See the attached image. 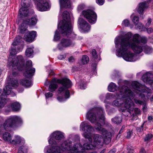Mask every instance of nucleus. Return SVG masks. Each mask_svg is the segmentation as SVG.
<instances>
[{"label":"nucleus","mask_w":153,"mask_h":153,"mask_svg":"<svg viewBox=\"0 0 153 153\" xmlns=\"http://www.w3.org/2000/svg\"><path fill=\"white\" fill-rule=\"evenodd\" d=\"M132 36L131 33H128L120 38L119 37H116L114 41L115 47L117 48V56L122 57L127 61L134 62L136 60L135 55L128 51L130 48L135 53H140L143 51L144 47V46L140 45V43L145 44L147 42L146 37H141L138 34L133 35L131 42L130 39Z\"/></svg>","instance_id":"1"},{"label":"nucleus","mask_w":153,"mask_h":153,"mask_svg":"<svg viewBox=\"0 0 153 153\" xmlns=\"http://www.w3.org/2000/svg\"><path fill=\"white\" fill-rule=\"evenodd\" d=\"M134 96L133 92L126 86H122L115 96L117 100L112 102L113 106L120 107L124 104L125 109L122 111L125 116H128L134 109V103L131 101Z\"/></svg>","instance_id":"2"},{"label":"nucleus","mask_w":153,"mask_h":153,"mask_svg":"<svg viewBox=\"0 0 153 153\" xmlns=\"http://www.w3.org/2000/svg\"><path fill=\"white\" fill-rule=\"evenodd\" d=\"M105 112L101 107H97L90 109L86 114V117L92 123H95L94 126L96 130L100 131L102 134L105 139L111 140V133L102 128L100 123V120L104 122L105 119Z\"/></svg>","instance_id":"3"},{"label":"nucleus","mask_w":153,"mask_h":153,"mask_svg":"<svg viewBox=\"0 0 153 153\" xmlns=\"http://www.w3.org/2000/svg\"><path fill=\"white\" fill-rule=\"evenodd\" d=\"M9 65L12 67H16L19 71L24 70V76L27 78H30L34 75L35 72V68L32 67V62L28 60L26 62V65H24V59L22 56H18L16 58H13L10 62H9Z\"/></svg>","instance_id":"4"},{"label":"nucleus","mask_w":153,"mask_h":153,"mask_svg":"<svg viewBox=\"0 0 153 153\" xmlns=\"http://www.w3.org/2000/svg\"><path fill=\"white\" fill-rule=\"evenodd\" d=\"M80 130L84 131L82 134V136L88 140L89 142L84 143L83 147L81 144L79 143H76L73 145L72 143V146H74L75 145L79 144L80 145V147L81 148V151L82 153H83L84 149L91 150L94 149L95 146L94 144H92V137L93 134L91 133L93 130V128L91 125H88L85 122L82 123L80 126Z\"/></svg>","instance_id":"5"},{"label":"nucleus","mask_w":153,"mask_h":153,"mask_svg":"<svg viewBox=\"0 0 153 153\" xmlns=\"http://www.w3.org/2000/svg\"><path fill=\"white\" fill-rule=\"evenodd\" d=\"M50 139L48 140L49 143L51 145L45 146L44 149L45 153H61V150L59 146L57 145V143L56 140L58 142L64 137L63 133L59 131L53 132L50 136Z\"/></svg>","instance_id":"6"},{"label":"nucleus","mask_w":153,"mask_h":153,"mask_svg":"<svg viewBox=\"0 0 153 153\" xmlns=\"http://www.w3.org/2000/svg\"><path fill=\"white\" fill-rule=\"evenodd\" d=\"M63 20L59 24V30L60 33L63 35L70 38H74L75 34L72 32V26L71 24L70 14L67 11H65L63 13Z\"/></svg>","instance_id":"7"},{"label":"nucleus","mask_w":153,"mask_h":153,"mask_svg":"<svg viewBox=\"0 0 153 153\" xmlns=\"http://www.w3.org/2000/svg\"><path fill=\"white\" fill-rule=\"evenodd\" d=\"M22 119L16 115L10 116L4 123L3 126V128H0V134H2L4 130L16 127L19 125L22 124Z\"/></svg>","instance_id":"8"},{"label":"nucleus","mask_w":153,"mask_h":153,"mask_svg":"<svg viewBox=\"0 0 153 153\" xmlns=\"http://www.w3.org/2000/svg\"><path fill=\"white\" fill-rule=\"evenodd\" d=\"M56 82L62 85L58 89V94L59 95H64L65 99L68 98L70 97V94L68 89L70 88L72 85L71 81L68 79L63 78L62 79H57Z\"/></svg>","instance_id":"9"},{"label":"nucleus","mask_w":153,"mask_h":153,"mask_svg":"<svg viewBox=\"0 0 153 153\" xmlns=\"http://www.w3.org/2000/svg\"><path fill=\"white\" fill-rule=\"evenodd\" d=\"M72 141L69 140L64 141L61 145L62 150L66 153H82L81 148L79 144L72 146Z\"/></svg>","instance_id":"10"},{"label":"nucleus","mask_w":153,"mask_h":153,"mask_svg":"<svg viewBox=\"0 0 153 153\" xmlns=\"http://www.w3.org/2000/svg\"><path fill=\"white\" fill-rule=\"evenodd\" d=\"M10 95L13 97L15 95V94L11 90L8 86H5L3 89L2 93L0 96V108H3L6 103V98L7 95Z\"/></svg>","instance_id":"11"},{"label":"nucleus","mask_w":153,"mask_h":153,"mask_svg":"<svg viewBox=\"0 0 153 153\" xmlns=\"http://www.w3.org/2000/svg\"><path fill=\"white\" fill-rule=\"evenodd\" d=\"M82 14L88 22L93 24L95 23L97 20V15L93 11L88 10L82 11Z\"/></svg>","instance_id":"12"},{"label":"nucleus","mask_w":153,"mask_h":153,"mask_svg":"<svg viewBox=\"0 0 153 153\" xmlns=\"http://www.w3.org/2000/svg\"><path fill=\"white\" fill-rule=\"evenodd\" d=\"M37 3V8L40 11H45L50 8L49 0H34Z\"/></svg>","instance_id":"13"},{"label":"nucleus","mask_w":153,"mask_h":153,"mask_svg":"<svg viewBox=\"0 0 153 153\" xmlns=\"http://www.w3.org/2000/svg\"><path fill=\"white\" fill-rule=\"evenodd\" d=\"M75 43L69 39H62L58 45V48L59 50H62L64 48H67L74 46Z\"/></svg>","instance_id":"14"},{"label":"nucleus","mask_w":153,"mask_h":153,"mask_svg":"<svg viewBox=\"0 0 153 153\" xmlns=\"http://www.w3.org/2000/svg\"><path fill=\"white\" fill-rule=\"evenodd\" d=\"M17 75V73L16 72H13L12 74H10L8 77H7V80L8 81V85L6 86H9L12 89L11 86L13 87H15L18 85V81L13 78Z\"/></svg>","instance_id":"15"},{"label":"nucleus","mask_w":153,"mask_h":153,"mask_svg":"<svg viewBox=\"0 0 153 153\" xmlns=\"http://www.w3.org/2000/svg\"><path fill=\"white\" fill-rule=\"evenodd\" d=\"M21 5L22 7L19 10V13L21 16H26L29 12V10L27 9V8L29 7L30 5L29 3H27L26 0L25 1H23L21 0Z\"/></svg>","instance_id":"16"},{"label":"nucleus","mask_w":153,"mask_h":153,"mask_svg":"<svg viewBox=\"0 0 153 153\" xmlns=\"http://www.w3.org/2000/svg\"><path fill=\"white\" fill-rule=\"evenodd\" d=\"M78 23L79 25L80 28L84 31L88 32L90 30L91 26L83 19L81 18H79Z\"/></svg>","instance_id":"17"},{"label":"nucleus","mask_w":153,"mask_h":153,"mask_svg":"<svg viewBox=\"0 0 153 153\" xmlns=\"http://www.w3.org/2000/svg\"><path fill=\"white\" fill-rule=\"evenodd\" d=\"M93 137L94 141V145L97 147L99 148L102 147L103 145V140L102 136L98 134H93Z\"/></svg>","instance_id":"18"},{"label":"nucleus","mask_w":153,"mask_h":153,"mask_svg":"<svg viewBox=\"0 0 153 153\" xmlns=\"http://www.w3.org/2000/svg\"><path fill=\"white\" fill-rule=\"evenodd\" d=\"M133 88L141 92L146 93L148 92V88L143 86L140 83L136 81L133 82L131 84Z\"/></svg>","instance_id":"19"},{"label":"nucleus","mask_w":153,"mask_h":153,"mask_svg":"<svg viewBox=\"0 0 153 153\" xmlns=\"http://www.w3.org/2000/svg\"><path fill=\"white\" fill-rule=\"evenodd\" d=\"M152 75L149 73H147L143 75L142 77L143 81L147 84H149L153 89V80L150 79Z\"/></svg>","instance_id":"20"},{"label":"nucleus","mask_w":153,"mask_h":153,"mask_svg":"<svg viewBox=\"0 0 153 153\" xmlns=\"http://www.w3.org/2000/svg\"><path fill=\"white\" fill-rule=\"evenodd\" d=\"M36 33L35 31H28L25 34L24 39L27 42H31L36 37Z\"/></svg>","instance_id":"21"},{"label":"nucleus","mask_w":153,"mask_h":153,"mask_svg":"<svg viewBox=\"0 0 153 153\" xmlns=\"http://www.w3.org/2000/svg\"><path fill=\"white\" fill-rule=\"evenodd\" d=\"M7 107L8 108H11L12 110L14 111H19L20 109L21 106L20 104L18 102L12 103L10 105H7ZM10 108L7 110L8 111H10Z\"/></svg>","instance_id":"22"},{"label":"nucleus","mask_w":153,"mask_h":153,"mask_svg":"<svg viewBox=\"0 0 153 153\" xmlns=\"http://www.w3.org/2000/svg\"><path fill=\"white\" fill-rule=\"evenodd\" d=\"M60 8L64 7L69 8L71 7V0H59Z\"/></svg>","instance_id":"23"},{"label":"nucleus","mask_w":153,"mask_h":153,"mask_svg":"<svg viewBox=\"0 0 153 153\" xmlns=\"http://www.w3.org/2000/svg\"><path fill=\"white\" fill-rule=\"evenodd\" d=\"M57 79H54L51 82L50 85L49 87V91L50 92H54L57 88L58 86L56 83H58L56 82Z\"/></svg>","instance_id":"24"},{"label":"nucleus","mask_w":153,"mask_h":153,"mask_svg":"<svg viewBox=\"0 0 153 153\" xmlns=\"http://www.w3.org/2000/svg\"><path fill=\"white\" fill-rule=\"evenodd\" d=\"M22 142L23 143H25V141L23 138L19 136L16 135L15 136V138L10 141V143L12 144L16 145L19 144Z\"/></svg>","instance_id":"25"},{"label":"nucleus","mask_w":153,"mask_h":153,"mask_svg":"<svg viewBox=\"0 0 153 153\" xmlns=\"http://www.w3.org/2000/svg\"><path fill=\"white\" fill-rule=\"evenodd\" d=\"M20 85L25 88H29L32 85L31 80L26 79L20 80Z\"/></svg>","instance_id":"26"},{"label":"nucleus","mask_w":153,"mask_h":153,"mask_svg":"<svg viewBox=\"0 0 153 153\" xmlns=\"http://www.w3.org/2000/svg\"><path fill=\"white\" fill-rule=\"evenodd\" d=\"M148 7L146 1L140 3L138 5V8L137 9V11L140 14H142L144 10L146 8Z\"/></svg>","instance_id":"27"},{"label":"nucleus","mask_w":153,"mask_h":153,"mask_svg":"<svg viewBox=\"0 0 153 153\" xmlns=\"http://www.w3.org/2000/svg\"><path fill=\"white\" fill-rule=\"evenodd\" d=\"M25 21V23L29 25H35L37 22V19L35 17H32L30 19L24 20Z\"/></svg>","instance_id":"28"},{"label":"nucleus","mask_w":153,"mask_h":153,"mask_svg":"<svg viewBox=\"0 0 153 153\" xmlns=\"http://www.w3.org/2000/svg\"><path fill=\"white\" fill-rule=\"evenodd\" d=\"M140 114V109L137 108H134V109L132 111H131V113H130L128 116H126L130 117V116H132L133 117L135 115H139ZM132 119L133 120V117L132 118Z\"/></svg>","instance_id":"29"},{"label":"nucleus","mask_w":153,"mask_h":153,"mask_svg":"<svg viewBox=\"0 0 153 153\" xmlns=\"http://www.w3.org/2000/svg\"><path fill=\"white\" fill-rule=\"evenodd\" d=\"M112 123L117 125L120 124L122 121V118L121 117L116 116L111 119Z\"/></svg>","instance_id":"30"},{"label":"nucleus","mask_w":153,"mask_h":153,"mask_svg":"<svg viewBox=\"0 0 153 153\" xmlns=\"http://www.w3.org/2000/svg\"><path fill=\"white\" fill-rule=\"evenodd\" d=\"M117 89V87L115 84L112 82H111L108 87V89L110 92H114Z\"/></svg>","instance_id":"31"},{"label":"nucleus","mask_w":153,"mask_h":153,"mask_svg":"<svg viewBox=\"0 0 153 153\" xmlns=\"http://www.w3.org/2000/svg\"><path fill=\"white\" fill-rule=\"evenodd\" d=\"M4 140L6 142H9L11 141V134L8 132H6L3 135Z\"/></svg>","instance_id":"32"},{"label":"nucleus","mask_w":153,"mask_h":153,"mask_svg":"<svg viewBox=\"0 0 153 153\" xmlns=\"http://www.w3.org/2000/svg\"><path fill=\"white\" fill-rule=\"evenodd\" d=\"M33 47L27 48L25 51V55L27 57H29L32 56L33 53Z\"/></svg>","instance_id":"33"},{"label":"nucleus","mask_w":153,"mask_h":153,"mask_svg":"<svg viewBox=\"0 0 153 153\" xmlns=\"http://www.w3.org/2000/svg\"><path fill=\"white\" fill-rule=\"evenodd\" d=\"M25 21H23V22L21 24L19 27V32L21 33H24L27 29V27L26 26Z\"/></svg>","instance_id":"34"},{"label":"nucleus","mask_w":153,"mask_h":153,"mask_svg":"<svg viewBox=\"0 0 153 153\" xmlns=\"http://www.w3.org/2000/svg\"><path fill=\"white\" fill-rule=\"evenodd\" d=\"M27 147L25 145H23L19 147L18 153H27Z\"/></svg>","instance_id":"35"},{"label":"nucleus","mask_w":153,"mask_h":153,"mask_svg":"<svg viewBox=\"0 0 153 153\" xmlns=\"http://www.w3.org/2000/svg\"><path fill=\"white\" fill-rule=\"evenodd\" d=\"M144 52L146 54H150L152 51V48L150 47L147 45L144 46L143 47Z\"/></svg>","instance_id":"36"},{"label":"nucleus","mask_w":153,"mask_h":153,"mask_svg":"<svg viewBox=\"0 0 153 153\" xmlns=\"http://www.w3.org/2000/svg\"><path fill=\"white\" fill-rule=\"evenodd\" d=\"M81 61L82 63L84 64H87L89 61L88 57L86 55H83L81 59Z\"/></svg>","instance_id":"37"},{"label":"nucleus","mask_w":153,"mask_h":153,"mask_svg":"<svg viewBox=\"0 0 153 153\" xmlns=\"http://www.w3.org/2000/svg\"><path fill=\"white\" fill-rule=\"evenodd\" d=\"M60 39V34L58 30H56L55 32L54 36V40L56 41L59 40Z\"/></svg>","instance_id":"38"},{"label":"nucleus","mask_w":153,"mask_h":153,"mask_svg":"<svg viewBox=\"0 0 153 153\" xmlns=\"http://www.w3.org/2000/svg\"><path fill=\"white\" fill-rule=\"evenodd\" d=\"M21 37L20 36H18L15 38V41H14L12 43V45L15 46H16L19 42H20V40L21 39Z\"/></svg>","instance_id":"39"},{"label":"nucleus","mask_w":153,"mask_h":153,"mask_svg":"<svg viewBox=\"0 0 153 153\" xmlns=\"http://www.w3.org/2000/svg\"><path fill=\"white\" fill-rule=\"evenodd\" d=\"M85 5L84 4H79L77 7V10L78 12H80L85 8Z\"/></svg>","instance_id":"40"},{"label":"nucleus","mask_w":153,"mask_h":153,"mask_svg":"<svg viewBox=\"0 0 153 153\" xmlns=\"http://www.w3.org/2000/svg\"><path fill=\"white\" fill-rule=\"evenodd\" d=\"M122 25L123 26L126 27L130 25L129 20L127 19L124 20L123 21Z\"/></svg>","instance_id":"41"},{"label":"nucleus","mask_w":153,"mask_h":153,"mask_svg":"<svg viewBox=\"0 0 153 153\" xmlns=\"http://www.w3.org/2000/svg\"><path fill=\"white\" fill-rule=\"evenodd\" d=\"M153 135L152 134H147L144 138V141H148L152 138Z\"/></svg>","instance_id":"42"},{"label":"nucleus","mask_w":153,"mask_h":153,"mask_svg":"<svg viewBox=\"0 0 153 153\" xmlns=\"http://www.w3.org/2000/svg\"><path fill=\"white\" fill-rule=\"evenodd\" d=\"M17 51H16L15 48H11V49L10 50V55L11 56L14 55L17 53Z\"/></svg>","instance_id":"43"},{"label":"nucleus","mask_w":153,"mask_h":153,"mask_svg":"<svg viewBox=\"0 0 153 153\" xmlns=\"http://www.w3.org/2000/svg\"><path fill=\"white\" fill-rule=\"evenodd\" d=\"M134 100L136 104H139L140 105H142L143 103V102L141 100H139L137 98H134Z\"/></svg>","instance_id":"44"},{"label":"nucleus","mask_w":153,"mask_h":153,"mask_svg":"<svg viewBox=\"0 0 153 153\" xmlns=\"http://www.w3.org/2000/svg\"><path fill=\"white\" fill-rule=\"evenodd\" d=\"M91 53L93 57L95 59H97L98 56L95 49H93L92 50Z\"/></svg>","instance_id":"45"},{"label":"nucleus","mask_w":153,"mask_h":153,"mask_svg":"<svg viewBox=\"0 0 153 153\" xmlns=\"http://www.w3.org/2000/svg\"><path fill=\"white\" fill-rule=\"evenodd\" d=\"M139 19V18L138 16H135L132 19V21L135 24L138 23V22Z\"/></svg>","instance_id":"46"},{"label":"nucleus","mask_w":153,"mask_h":153,"mask_svg":"<svg viewBox=\"0 0 153 153\" xmlns=\"http://www.w3.org/2000/svg\"><path fill=\"white\" fill-rule=\"evenodd\" d=\"M144 123H143L140 127H137L136 128V130L138 132H142L143 130V127Z\"/></svg>","instance_id":"47"},{"label":"nucleus","mask_w":153,"mask_h":153,"mask_svg":"<svg viewBox=\"0 0 153 153\" xmlns=\"http://www.w3.org/2000/svg\"><path fill=\"white\" fill-rule=\"evenodd\" d=\"M136 28L137 29H140L142 27V25L140 23H138L135 24Z\"/></svg>","instance_id":"48"},{"label":"nucleus","mask_w":153,"mask_h":153,"mask_svg":"<svg viewBox=\"0 0 153 153\" xmlns=\"http://www.w3.org/2000/svg\"><path fill=\"white\" fill-rule=\"evenodd\" d=\"M45 96L46 98H48L51 97L53 96V94L51 92H49L45 94Z\"/></svg>","instance_id":"49"},{"label":"nucleus","mask_w":153,"mask_h":153,"mask_svg":"<svg viewBox=\"0 0 153 153\" xmlns=\"http://www.w3.org/2000/svg\"><path fill=\"white\" fill-rule=\"evenodd\" d=\"M133 132L131 131H129L127 132V135L126 136V138L127 139H129L131 137V135L132 134Z\"/></svg>","instance_id":"50"},{"label":"nucleus","mask_w":153,"mask_h":153,"mask_svg":"<svg viewBox=\"0 0 153 153\" xmlns=\"http://www.w3.org/2000/svg\"><path fill=\"white\" fill-rule=\"evenodd\" d=\"M104 1V0H96V2L100 5H102L103 4Z\"/></svg>","instance_id":"51"},{"label":"nucleus","mask_w":153,"mask_h":153,"mask_svg":"<svg viewBox=\"0 0 153 153\" xmlns=\"http://www.w3.org/2000/svg\"><path fill=\"white\" fill-rule=\"evenodd\" d=\"M86 87L85 83H80V88L81 89H84Z\"/></svg>","instance_id":"52"},{"label":"nucleus","mask_w":153,"mask_h":153,"mask_svg":"<svg viewBox=\"0 0 153 153\" xmlns=\"http://www.w3.org/2000/svg\"><path fill=\"white\" fill-rule=\"evenodd\" d=\"M57 100L59 102H61L64 101L65 100V99L61 97H57Z\"/></svg>","instance_id":"53"},{"label":"nucleus","mask_w":153,"mask_h":153,"mask_svg":"<svg viewBox=\"0 0 153 153\" xmlns=\"http://www.w3.org/2000/svg\"><path fill=\"white\" fill-rule=\"evenodd\" d=\"M75 59L74 57L71 56L68 59V61L70 62H74Z\"/></svg>","instance_id":"54"},{"label":"nucleus","mask_w":153,"mask_h":153,"mask_svg":"<svg viewBox=\"0 0 153 153\" xmlns=\"http://www.w3.org/2000/svg\"><path fill=\"white\" fill-rule=\"evenodd\" d=\"M66 57V56L63 55H59L58 56V58L59 60H61L63 59H64Z\"/></svg>","instance_id":"55"},{"label":"nucleus","mask_w":153,"mask_h":153,"mask_svg":"<svg viewBox=\"0 0 153 153\" xmlns=\"http://www.w3.org/2000/svg\"><path fill=\"white\" fill-rule=\"evenodd\" d=\"M151 22V19H149L148 20V22L146 24V27H148L149 25L150 24Z\"/></svg>","instance_id":"56"},{"label":"nucleus","mask_w":153,"mask_h":153,"mask_svg":"<svg viewBox=\"0 0 153 153\" xmlns=\"http://www.w3.org/2000/svg\"><path fill=\"white\" fill-rule=\"evenodd\" d=\"M153 29L151 28H149L147 29V32L148 33H150L153 31Z\"/></svg>","instance_id":"57"},{"label":"nucleus","mask_w":153,"mask_h":153,"mask_svg":"<svg viewBox=\"0 0 153 153\" xmlns=\"http://www.w3.org/2000/svg\"><path fill=\"white\" fill-rule=\"evenodd\" d=\"M116 151V149H112L110 150L108 153H115Z\"/></svg>","instance_id":"58"},{"label":"nucleus","mask_w":153,"mask_h":153,"mask_svg":"<svg viewBox=\"0 0 153 153\" xmlns=\"http://www.w3.org/2000/svg\"><path fill=\"white\" fill-rule=\"evenodd\" d=\"M140 153H146L143 148H142L140 151Z\"/></svg>","instance_id":"59"},{"label":"nucleus","mask_w":153,"mask_h":153,"mask_svg":"<svg viewBox=\"0 0 153 153\" xmlns=\"http://www.w3.org/2000/svg\"><path fill=\"white\" fill-rule=\"evenodd\" d=\"M148 120L149 121H151L153 119V117L152 116H149L148 117Z\"/></svg>","instance_id":"60"},{"label":"nucleus","mask_w":153,"mask_h":153,"mask_svg":"<svg viewBox=\"0 0 153 153\" xmlns=\"http://www.w3.org/2000/svg\"><path fill=\"white\" fill-rule=\"evenodd\" d=\"M143 105V109L144 110L146 109V107L145 104L144 102H143V103L142 105Z\"/></svg>","instance_id":"61"},{"label":"nucleus","mask_w":153,"mask_h":153,"mask_svg":"<svg viewBox=\"0 0 153 153\" xmlns=\"http://www.w3.org/2000/svg\"><path fill=\"white\" fill-rule=\"evenodd\" d=\"M128 153H133L134 150L131 149H128Z\"/></svg>","instance_id":"62"},{"label":"nucleus","mask_w":153,"mask_h":153,"mask_svg":"<svg viewBox=\"0 0 153 153\" xmlns=\"http://www.w3.org/2000/svg\"><path fill=\"white\" fill-rule=\"evenodd\" d=\"M123 130L122 129V128L120 130V131H119V134H118L117 135V136H119V134H121V133H122V132H123Z\"/></svg>","instance_id":"63"},{"label":"nucleus","mask_w":153,"mask_h":153,"mask_svg":"<svg viewBox=\"0 0 153 153\" xmlns=\"http://www.w3.org/2000/svg\"><path fill=\"white\" fill-rule=\"evenodd\" d=\"M105 149H104L103 150H102L101 152H100V153H104V152H105Z\"/></svg>","instance_id":"64"}]
</instances>
